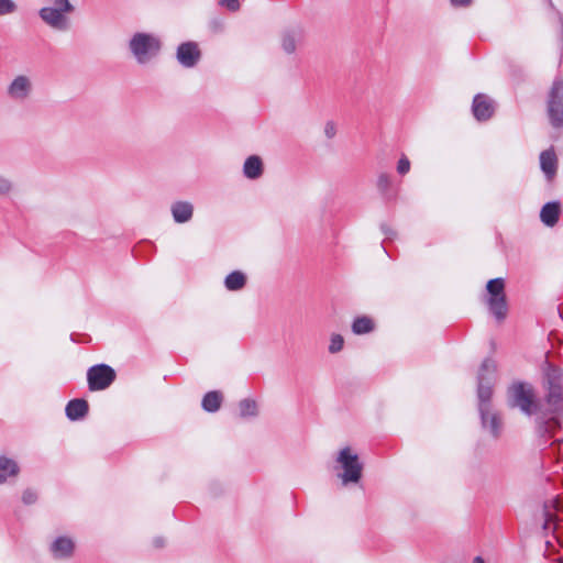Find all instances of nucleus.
I'll list each match as a JSON object with an SVG mask.
<instances>
[{"label":"nucleus","instance_id":"obj_1","mask_svg":"<svg viewBox=\"0 0 563 563\" xmlns=\"http://www.w3.org/2000/svg\"><path fill=\"white\" fill-rule=\"evenodd\" d=\"M549 384L545 406H541L536 421L538 431L551 438L561 428L558 416L563 413V382L550 379Z\"/></svg>","mask_w":563,"mask_h":563},{"label":"nucleus","instance_id":"obj_2","mask_svg":"<svg viewBox=\"0 0 563 563\" xmlns=\"http://www.w3.org/2000/svg\"><path fill=\"white\" fill-rule=\"evenodd\" d=\"M334 472L343 486L357 484L363 475V463L358 454L351 448H342L334 460Z\"/></svg>","mask_w":563,"mask_h":563},{"label":"nucleus","instance_id":"obj_3","mask_svg":"<svg viewBox=\"0 0 563 563\" xmlns=\"http://www.w3.org/2000/svg\"><path fill=\"white\" fill-rule=\"evenodd\" d=\"M161 40L151 33L137 32L129 41V51L139 65H146L161 52Z\"/></svg>","mask_w":563,"mask_h":563},{"label":"nucleus","instance_id":"obj_4","mask_svg":"<svg viewBox=\"0 0 563 563\" xmlns=\"http://www.w3.org/2000/svg\"><path fill=\"white\" fill-rule=\"evenodd\" d=\"M75 11L69 0H51L49 4L38 12L42 21L49 27L65 32L70 27L69 15Z\"/></svg>","mask_w":563,"mask_h":563},{"label":"nucleus","instance_id":"obj_5","mask_svg":"<svg viewBox=\"0 0 563 563\" xmlns=\"http://www.w3.org/2000/svg\"><path fill=\"white\" fill-rule=\"evenodd\" d=\"M508 402L528 416H539L541 405L537 400L533 387L527 383H515L508 389Z\"/></svg>","mask_w":563,"mask_h":563},{"label":"nucleus","instance_id":"obj_6","mask_svg":"<svg viewBox=\"0 0 563 563\" xmlns=\"http://www.w3.org/2000/svg\"><path fill=\"white\" fill-rule=\"evenodd\" d=\"M495 372V363L492 360H485L478 373V409L483 427L487 426L489 415V400L493 395L490 376Z\"/></svg>","mask_w":563,"mask_h":563},{"label":"nucleus","instance_id":"obj_7","mask_svg":"<svg viewBox=\"0 0 563 563\" xmlns=\"http://www.w3.org/2000/svg\"><path fill=\"white\" fill-rule=\"evenodd\" d=\"M489 311L498 321H503L508 311L507 299L505 294V282L503 278L490 279L486 285Z\"/></svg>","mask_w":563,"mask_h":563},{"label":"nucleus","instance_id":"obj_8","mask_svg":"<svg viewBox=\"0 0 563 563\" xmlns=\"http://www.w3.org/2000/svg\"><path fill=\"white\" fill-rule=\"evenodd\" d=\"M33 90L34 84L32 78L29 75L21 74L10 81L5 93L11 101L23 103L32 97Z\"/></svg>","mask_w":563,"mask_h":563},{"label":"nucleus","instance_id":"obj_9","mask_svg":"<svg viewBox=\"0 0 563 563\" xmlns=\"http://www.w3.org/2000/svg\"><path fill=\"white\" fill-rule=\"evenodd\" d=\"M548 113L554 128L563 126V79L553 82L548 101Z\"/></svg>","mask_w":563,"mask_h":563},{"label":"nucleus","instance_id":"obj_10","mask_svg":"<svg viewBox=\"0 0 563 563\" xmlns=\"http://www.w3.org/2000/svg\"><path fill=\"white\" fill-rule=\"evenodd\" d=\"M87 379L90 390H103L115 379V372L106 364L95 365L88 369Z\"/></svg>","mask_w":563,"mask_h":563},{"label":"nucleus","instance_id":"obj_11","mask_svg":"<svg viewBox=\"0 0 563 563\" xmlns=\"http://www.w3.org/2000/svg\"><path fill=\"white\" fill-rule=\"evenodd\" d=\"M543 517V529L555 532L559 529V522L563 521V506L558 498H551L544 504Z\"/></svg>","mask_w":563,"mask_h":563},{"label":"nucleus","instance_id":"obj_12","mask_svg":"<svg viewBox=\"0 0 563 563\" xmlns=\"http://www.w3.org/2000/svg\"><path fill=\"white\" fill-rule=\"evenodd\" d=\"M177 60L186 68L195 67L201 58V52L195 42L181 43L176 53Z\"/></svg>","mask_w":563,"mask_h":563},{"label":"nucleus","instance_id":"obj_13","mask_svg":"<svg viewBox=\"0 0 563 563\" xmlns=\"http://www.w3.org/2000/svg\"><path fill=\"white\" fill-rule=\"evenodd\" d=\"M49 551L55 560H67L74 554L75 542L69 537H58L51 543Z\"/></svg>","mask_w":563,"mask_h":563},{"label":"nucleus","instance_id":"obj_14","mask_svg":"<svg viewBox=\"0 0 563 563\" xmlns=\"http://www.w3.org/2000/svg\"><path fill=\"white\" fill-rule=\"evenodd\" d=\"M472 110L478 121H486L494 113V102L488 96L479 93L473 100Z\"/></svg>","mask_w":563,"mask_h":563},{"label":"nucleus","instance_id":"obj_15","mask_svg":"<svg viewBox=\"0 0 563 563\" xmlns=\"http://www.w3.org/2000/svg\"><path fill=\"white\" fill-rule=\"evenodd\" d=\"M170 212L176 223H187L192 219L194 205L189 201H175L170 206Z\"/></svg>","mask_w":563,"mask_h":563},{"label":"nucleus","instance_id":"obj_16","mask_svg":"<svg viewBox=\"0 0 563 563\" xmlns=\"http://www.w3.org/2000/svg\"><path fill=\"white\" fill-rule=\"evenodd\" d=\"M562 212L561 203L559 201L547 202L540 211V220L547 227H554L559 220Z\"/></svg>","mask_w":563,"mask_h":563},{"label":"nucleus","instance_id":"obj_17","mask_svg":"<svg viewBox=\"0 0 563 563\" xmlns=\"http://www.w3.org/2000/svg\"><path fill=\"white\" fill-rule=\"evenodd\" d=\"M540 166L549 180L555 176L558 169V158L553 148L543 151L540 154Z\"/></svg>","mask_w":563,"mask_h":563},{"label":"nucleus","instance_id":"obj_18","mask_svg":"<svg viewBox=\"0 0 563 563\" xmlns=\"http://www.w3.org/2000/svg\"><path fill=\"white\" fill-rule=\"evenodd\" d=\"M264 173L263 159L258 155L249 156L243 165V174L249 179H258Z\"/></svg>","mask_w":563,"mask_h":563},{"label":"nucleus","instance_id":"obj_19","mask_svg":"<svg viewBox=\"0 0 563 563\" xmlns=\"http://www.w3.org/2000/svg\"><path fill=\"white\" fill-rule=\"evenodd\" d=\"M88 412V402L84 399H73L66 406V416L75 421L82 419Z\"/></svg>","mask_w":563,"mask_h":563},{"label":"nucleus","instance_id":"obj_20","mask_svg":"<svg viewBox=\"0 0 563 563\" xmlns=\"http://www.w3.org/2000/svg\"><path fill=\"white\" fill-rule=\"evenodd\" d=\"M20 467L14 460L0 456V484L5 483L9 478L18 476Z\"/></svg>","mask_w":563,"mask_h":563},{"label":"nucleus","instance_id":"obj_21","mask_svg":"<svg viewBox=\"0 0 563 563\" xmlns=\"http://www.w3.org/2000/svg\"><path fill=\"white\" fill-rule=\"evenodd\" d=\"M301 40L302 34L298 30H290L285 32L282 36V47L284 52L287 54H294Z\"/></svg>","mask_w":563,"mask_h":563},{"label":"nucleus","instance_id":"obj_22","mask_svg":"<svg viewBox=\"0 0 563 563\" xmlns=\"http://www.w3.org/2000/svg\"><path fill=\"white\" fill-rule=\"evenodd\" d=\"M246 276L240 271L230 273L224 279V286L230 291H238L244 288Z\"/></svg>","mask_w":563,"mask_h":563},{"label":"nucleus","instance_id":"obj_23","mask_svg":"<svg viewBox=\"0 0 563 563\" xmlns=\"http://www.w3.org/2000/svg\"><path fill=\"white\" fill-rule=\"evenodd\" d=\"M222 399L223 397L220 391H209L202 399V408L208 412H216L220 409Z\"/></svg>","mask_w":563,"mask_h":563},{"label":"nucleus","instance_id":"obj_24","mask_svg":"<svg viewBox=\"0 0 563 563\" xmlns=\"http://www.w3.org/2000/svg\"><path fill=\"white\" fill-rule=\"evenodd\" d=\"M374 329V323L368 317H358L354 320L352 324V331L355 334H365L371 332Z\"/></svg>","mask_w":563,"mask_h":563},{"label":"nucleus","instance_id":"obj_25","mask_svg":"<svg viewBox=\"0 0 563 563\" xmlns=\"http://www.w3.org/2000/svg\"><path fill=\"white\" fill-rule=\"evenodd\" d=\"M239 409L243 418L256 417L258 415L257 404L253 399H242L239 402Z\"/></svg>","mask_w":563,"mask_h":563},{"label":"nucleus","instance_id":"obj_26","mask_svg":"<svg viewBox=\"0 0 563 563\" xmlns=\"http://www.w3.org/2000/svg\"><path fill=\"white\" fill-rule=\"evenodd\" d=\"M485 429L489 430V432L495 437H499L500 432H501V420L500 418L498 417L497 413L493 412L490 409H489V415H488V422H487V426L484 427Z\"/></svg>","mask_w":563,"mask_h":563},{"label":"nucleus","instance_id":"obj_27","mask_svg":"<svg viewBox=\"0 0 563 563\" xmlns=\"http://www.w3.org/2000/svg\"><path fill=\"white\" fill-rule=\"evenodd\" d=\"M343 346H344L343 336L340 334H332L330 344H329V352L331 354L339 353L340 351H342Z\"/></svg>","mask_w":563,"mask_h":563},{"label":"nucleus","instance_id":"obj_28","mask_svg":"<svg viewBox=\"0 0 563 563\" xmlns=\"http://www.w3.org/2000/svg\"><path fill=\"white\" fill-rule=\"evenodd\" d=\"M12 190V180L7 176L0 174V196H8Z\"/></svg>","mask_w":563,"mask_h":563},{"label":"nucleus","instance_id":"obj_29","mask_svg":"<svg viewBox=\"0 0 563 563\" xmlns=\"http://www.w3.org/2000/svg\"><path fill=\"white\" fill-rule=\"evenodd\" d=\"M16 5L12 0H0V15L13 13Z\"/></svg>","mask_w":563,"mask_h":563},{"label":"nucleus","instance_id":"obj_30","mask_svg":"<svg viewBox=\"0 0 563 563\" xmlns=\"http://www.w3.org/2000/svg\"><path fill=\"white\" fill-rule=\"evenodd\" d=\"M410 170V161L406 155H402L397 164V172L400 175H406Z\"/></svg>","mask_w":563,"mask_h":563},{"label":"nucleus","instance_id":"obj_31","mask_svg":"<svg viewBox=\"0 0 563 563\" xmlns=\"http://www.w3.org/2000/svg\"><path fill=\"white\" fill-rule=\"evenodd\" d=\"M36 499H37V494L32 489H26L22 494V501L25 505H32L36 501Z\"/></svg>","mask_w":563,"mask_h":563},{"label":"nucleus","instance_id":"obj_32","mask_svg":"<svg viewBox=\"0 0 563 563\" xmlns=\"http://www.w3.org/2000/svg\"><path fill=\"white\" fill-rule=\"evenodd\" d=\"M219 4L225 7L228 10L235 12L240 9L239 0H219Z\"/></svg>","mask_w":563,"mask_h":563},{"label":"nucleus","instance_id":"obj_33","mask_svg":"<svg viewBox=\"0 0 563 563\" xmlns=\"http://www.w3.org/2000/svg\"><path fill=\"white\" fill-rule=\"evenodd\" d=\"M378 188L386 191L390 186V177L387 174H380L377 180Z\"/></svg>","mask_w":563,"mask_h":563},{"label":"nucleus","instance_id":"obj_34","mask_svg":"<svg viewBox=\"0 0 563 563\" xmlns=\"http://www.w3.org/2000/svg\"><path fill=\"white\" fill-rule=\"evenodd\" d=\"M324 134L328 139H333L336 134V126L334 122L329 121L324 125Z\"/></svg>","mask_w":563,"mask_h":563},{"label":"nucleus","instance_id":"obj_35","mask_svg":"<svg viewBox=\"0 0 563 563\" xmlns=\"http://www.w3.org/2000/svg\"><path fill=\"white\" fill-rule=\"evenodd\" d=\"M451 2L454 7H468L473 0H451Z\"/></svg>","mask_w":563,"mask_h":563},{"label":"nucleus","instance_id":"obj_36","mask_svg":"<svg viewBox=\"0 0 563 563\" xmlns=\"http://www.w3.org/2000/svg\"><path fill=\"white\" fill-rule=\"evenodd\" d=\"M472 563H485V562H484L483 558L476 556V558H474Z\"/></svg>","mask_w":563,"mask_h":563},{"label":"nucleus","instance_id":"obj_37","mask_svg":"<svg viewBox=\"0 0 563 563\" xmlns=\"http://www.w3.org/2000/svg\"><path fill=\"white\" fill-rule=\"evenodd\" d=\"M155 545L156 547H162L163 545V540L162 539L155 540Z\"/></svg>","mask_w":563,"mask_h":563}]
</instances>
